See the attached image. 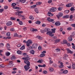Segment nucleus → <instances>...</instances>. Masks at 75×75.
I'll use <instances>...</instances> for the list:
<instances>
[{
  "instance_id": "56",
  "label": "nucleus",
  "mask_w": 75,
  "mask_h": 75,
  "mask_svg": "<svg viewBox=\"0 0 75 75\" xmlns=\"http://www.w3.org/2000/svg\"><path fill=\"white\" fill-rule=\"evenodd\" d=\"M56 50L57 52L60 51V50L59 49H56Z\"/></svg>"
},
{
  "instance_id": "19",
  "label": "nucleus",
  "mask_w": 75,
  "mask_h": 75,
  "mask_svg": "<svg viewBox=\"0 0 75 75\" xmlns=\"http://www.w3.org/2000/svg\"><path fill=\"white\" fill-rule=\"evenodd\" d=\"M37 38H38L39 40H42V38L40 36H37Z\"/></svg>"
},
{
  "instance_id": "37",
  "label": "nucleus",
  "mask_w": 75,
  "mask_h": 75,
  "mask_svg": "<svg viewBox=\"0 0 75 75\" xmlns=\"http://www.w3.org/2000/svg\"><path fill=\"white\" fill-rule=\"evenodd\" d=\"M20 1L21 2V3H24L25 1H26V0H20Z\"/></svg>"
},
{
  "instance_id": "23",
  "label": "nucleus",
  "mask_w": 75,
  "mask_h": 75,
  "mask_svg": "<svg viewBox=\"0 0 75 75\" xmlns=\"http://www.w3.org/2000/svg\"><path fill=\"white\" fill-rule=\"evenodd\" d=\"M49 71L50 72H53L54 71V69L52 68H49Z\"/></svg>"
},
{
  "instance_id": "6",
  "label": "nucleus",
  "mask_w": 75,
  "mask_h": 75,
  "mask_svg": "<svg viewBox=\"0 0 75 75\" xmlns=\"http://www.w3.org/2000/svg\"><path fill=\"white\" fill-rule=\"evenodd\" d=\"M47 20L49 22H53L54 21V19H51L50 17H48L47 19Z\"/></svg>"
},
{
  "instance_id": "62",
  "label": "nucleus",
  "mask_w": 75,
  "mask_h": 75,
  "mask_svg": "<svg viewBox=\"0 0 75 75\" xmlns=\"http://www.w3.org/2000/svg\"><path fill=\"white\" fill-rule=\"evenodd\" d=\"M52 1V0H49V1H48V3H51Z\"/></svg>"
},
{
  "instance_id": "59",
  "label": "nucleus",
  "mask_w": 75,
  "mask_h": 75,
  "mask_svg": "<svg viewBox=\"0 0 75 75\" xmlns=\"http://www.w3.org/2000/svg\"><path fill=\"white\" fill-rule=\"evenodd\" d=\"M4 9H7L8 8V6H5L4 7Z\"/></svg>"
},
{
  "instance_id": "26",
  "label": "nucleus",
  "mask_w": 75,
  "mask_h": 75,
  "mask_svg": "<svg viewBox=\"0 0 75 75\" xmlns=\"http://www.w3.org/2000/svg\"><path fill=\"white\" fill-rule=\"evenodd\" d=\"M16 5H17V4L15 3H13L11 4L12 6L13 7H15V6H16Z\"/></svg>"
},
{
  "instance_id": "61",
  "label": "nucleus",
  "mask_w": 75,
  "mask_h": 75,
  "mask_svg": "<svg viewBox=\"0 0 75 75\" xmlns=\"http://www.w3.org/2000/svg\"><path fill=\"white\" fill-rule=\"evenodd\" d=\"M23 30L24 31H26V30H27V28L26 27H25L23 28Z\"/></svg>"
},
{
  "instance_id": "51",
  "label": "nucleus",
  "mask_w": 75,
  "mask_h": 75,
  "mask_svg": "<svg viewBox=\"0 0 75 75\" xmlns=\"http://www.w3.org/2000/svg\"><path fill=\"white\" fill-rule=\"evenodd\" d=\"M19 24H20V25H23V23L21 21H19Z\"/></svg>"
},
{
  "instance_id": "36",
  "label": "nucleus",
  "mask_w": 75,
  "mask_h": 75,
  "mask_svg": "<svg viewBox=\"0 0 75 75\" xmlns=\"http://www.w3.org/2000/svg\"><path fill=\"white\" fill-rule=\"evenodd\" d=\"M63 15V13H59V17H62Z\"/></svg>"
},
{
  "instance_id": "48",
  "label": "nucleus",
  "mask_w": 75,
  "mask_h": 75,
  "mask_svg": "<svg viewBox=\"0 0 75 75\" xmlns=\"http://www.w3.org/2000/svg\"><path fill=\"white\" fill-rule=\"evenodd\" d=\"M38 31V30L37 29H34L32 30V31L34 32V31Z\"/></svg>"
},
{
  "instance_id": "22",
  "label": "nucleus",
  "mask_w": 75,
  "mask_h": 75,
  "mask_svg": "<svg viewBox=\"0 0 75 75\" xmlns=\"http://www.w3.org/2000/svg\"><path fill=\"white\" fill-rule=\"evenodd\" d=\"M13 8L17 9V10H20L21 9V8L19 7H13Z\"/></svg>"
},
{
  "instance_id": "14",
  "label": "nucleus",
  "mask_w": 75,
  "mask_h": 75,
  "mask_svg": "<svg viewBox=\"0 0 75 75\" xmlns=\"http://www.w3.org/2000/svg\"><path fill=\"white\" fill-rule=\"evenodd\" d=\"M69 17V15H65L64 16H63V18H68Z\"/></svg>"
},
{
  "instance_id": "25",
  "label": "nucleus",
  "mask_w": 75,
  "mask_h": 75,
  "mask_svg": "<svg viewBox=\"0 0 75 75\" xmlns=\"http://www.w3.org/2000/svg\"><path fill=\"white\" fill-rule=\"evenodd\" d=\"M49 31V30H48V29L46 28H45L44 30V31L45 32H47V33Z\"/></svg>"
},
{
  "instance_id": "40",
  "label": "nucleus",
  "mask_w": 75,
  "mask_h": 75,
  "mask_svg": "<svg viewBox=\"0 0 75 75\" xmlns=\"http://www.w3.org/2000/svg\"><path fill=\"white\" fill-rule=\"evenodd\" d=\"M17 54H21V52L20 50L17 51Z\"/></svg>"
},
{
  "instance_id": "45",
  "label": "nucleus",
  "mask_w": 75,
  "mask_h": 75,
  "mask_svg": "<svg viewBox=\"0 0 75 75\" xmlns=\"http://www.w3.org/2000/svg\"><path fill=\"white\" fill-rule=\"evenodd\" d=\"M72 68L73 69H75V64H72Z\"/></svg>"
},
{
  "instance_id": "17",
  "label": "nucleus",
  "mask_w": 75,
  "mask_h": 75,
  "mask_svg": "<svg viewBox=\"0 0 75 75\" xmlns=\"http://www.w3.org/2000/svg\"><path fill=\"white\" fill-rule=\"evenodd\" d=\"M34 10L35 12H36V13H37V14H38V13H39L38 10V9H37V8H35L34 9Z\"/></svg>"
},
{
  "instance_id": "47",
  "label": "nucleus",
  "mask_w": 75,
  "mask_h": 75,
  "mask_svg": "<svg viewBox=\"0 0 75 75\" xmlns=\"http://www.w3.org/2000/svg\"><path fill=\"white\" fill-rule=\"evenodd\" d=\"M4 11V9H0V13H2V12H3V11Z\"/></svg>"
},
{
  "instance_id": "55",
  "label": "nucleus",
  "mask_w": 75,
  "mask_h": 75,
  "mask_svg": "<svg viewBox=\"0 0 75 75\" xmlns=\"http://www.w3.org/2000/svg\"><path fill=\"white\" fill-rule=\"evenodd\" d=\"M14 37H18V35H17V34L15 33L14 34Z\"/></svg>"
},
{
  "instance_id": "50",
  "label": "nucleus",
  "mask_w": 75,
  "mask_h": 75,
  "mask_svg": "<svg viewBox=\"0 0 75 75\" xmlns=\"http://www.w3.org/2000/svg\"><path fill=\"white\" fill-rule=\"evenodd\" d=\"M38 49L39 50H42V47L41 46H39L38 47Z\"/></svg>"
},
{
  "instance_id": "60",
  "label": "nucleus",
  "mask_w": 75,
  "mask_h": 75,
  "mask_svg": "<svg viewBox=\"0 0 75 75\" xmlns=\"http://www.w3.org/2000/svg\"><path fill=\"white\" fill-rule=\"evenodd\" d=\"M45 53H46V51H43L42 52V53L43 54H45Z\"/></svg>"
},
{
  "instance_id": "63",
  "label": "nucleus",
  "mask_w": 75,
  "mask_h": 75,
  "mask_svg": "<svg viewBox=\"0 0 75 75\" xmlns=\"http://www.w3.org/2000/svg\"><path fill=\"white\" fill-rule=\"evenodd\" d=\"M40 31L41 32V33H44V30H40Z\"/></svg>"
},
{
  "instance_id": "12",
  "label": "nucleus",
  "mask_w": 75,
  "mask_h": 75,
  "mask_svg": "<svg viewBox=\"0 0 75 75\" xmlns=\"http://www.w3.org/2000/svg\"><path fill=\"white\" fill-rule=\"evenodd\" d=\"M60 65H59V67L60 68H62L64 67V65H63V63L62 62L60 63Z\"/></svg>"
},
{
  "instance_id": "44",
  "label": "nucleus",
  "mask_w": 75,
  "mask_h": 75,
  "mask_svg": "<svg viewBox=\"0 0 75 75\" xmlns=\"http://www.w3.org/2000/svg\"><path fill=\"white\" fill-rule=\"evenodd\" d=\"M10 19L11 20H16V19L15 18L12 17H11L10 18Z\"/></svg>"
},
{
  "instance_id": "20",
  "label": "nucleus",
  "mask_w": 75,
  "mask_h": 75,
  "mask_svg": "<svg viewBox=\"0 0 75 75\" xmlns=\"http://www.w3.org/2000/svg\"><path fill=\"white\" fill-rule=\"evenodd\" d=\"M68 72V70H66L63 71V74H67Z\"/></svg>"
},
{
  "instance_id": "27",
  "label": "nucleus",
  "mask_w": 75,
  "mask_h": 75,
  "mask_svg": "<svg viewBox=\"0 0 75 75\" xmlns=\"http://www.w3.org/2000/svg\"><path fill=\"white\" fill-rule=\"evenodd\" d=\"M6 55H7V56H9V55H10V53L9 52H6Z\"/></svg>"
},
{
  "instance_id": "33",
  "label": "nucleus",
  "mask_w": 75,
  "mask_h": 75,
  "mask_svg": "<svg viewBox=\"0 0 75 75\" xmlns=\"http://www.w3.org/2000/svg\"><path fill=\"white\" fill-rule=\"evenodd\" d=\"M53 67H54V68H57L58 65L56 64H54L53 65Z\"/></svg>"
},
{
  "instance_id": "64",
  "label": "nucleus",
  "mask_w": 75,
  "mask_h": 75,
  "mask_svg": "<svg viewBox=\"0 0 75 75\" xmlns=\"http://www.w3.org/2000/svg\"><path fill=\"white\" fill-rule=\"evenodd\" d=\"M72 29V28H67V30H71Z\"/></svg>"
},
{
  "instance_id": "15",
  "label": "nucleus",
  "mask_w": 75,
  "mask_h": 75,
  "mask_svg": "<svg viewBox=\"0 0 75 75\" xmlns=\"http://www.w3.org/2000/svg\"><path fill=\"white\" fill-rule=\"evenodd\" d=\"M30 53L31 54H32L33 55H34V53H35V51L34 50H30Z\"/></svg>"
},
{
  "instance_id": "28",
  "label": "nucleus",
  "mask_w": 75,
  "mask_h": 75,
  "mask_svg": "<svg viewBox=\"0 0 75 75\" xmlns=\"http://www.w3.org/2000/svg\"><path fill=\"white\" fill-rule=\"evenodd\" d=\"M60 41V39H56L55 40V42H59Z\"/></svg>"
},
{
  "instance_id": "53",
  "label": "nucleus",
  "mask_w": 75,
  "mask_h": 75,
  "mask_svg": "<svg viewBox=\"0 0 75 75\" xmlns=\"http://www.w3.org/2000/svg\"><path fill=\"white\" fill-rule=\"evenodd\" d=\"M48 16H50V17H52V16H54V14H52V13L50 15H48Z\"/></svg>"
},
{
  "instance_id": "58",
  "label": "nucleus",
  "mask_w": 75,
  "mask_h": 75,
  "mask_svg": "<svg viewBox=\"0 0 75 75\" xmlns=\"http://www.w3.org/2000/svg\"><path fill=\"white\" fill-rule=\"evenodd\" d=\"M63 58L64 59H65L66 60H67V57H65V56H64L63 57Z\"/></svg>"
},
{
  "instance_id": "3",
  "label": "nucleus",
  "mask_w": 75,
  "mask_h": 75,
  "mask_svg": "<svg viewBox=\"0 0 75 75\" xmlns=\"http://www.w3.org/2000/svg\"><path fill=\"white\" fill-rule=\"evenodd\" d=\"M57 8H52L50 9V12H54V11H57Z\"/></svg>"
},
{
  "instance_id": "57",
  "label": "nucleus",
  "mask_w": 75,
  "mask_h": 75,
  "mask_svg": "<svg viewBox=\"0 0 75 75\" xmlns=\"http://www.w3.org/2000/svg\"><path fill=\"white\" fill-rule=\"evenodd\" d=\"M14 29L13 28H12L11 29V31H14Z\"/></svg>"
},
{
  "instance_id": "18",
  "label": "nucleus",
  "mask_w": 75,
  "mask_h": 75,
  "mask_svg": "<svg viewBox=\"0 0 75 75\" xmlns=\"http://www.w3.org/2000/svg\"><path fill=\"white\" fill-rule=\"evenodd\" d=\"M29 18L30 19V20H33L34 19V17L32 16H30Z\"/></svg>"
},
{
  "instance_id": "54",
  "label": "nucleus",
  "mask_w": 75,
  "mask_h": 75,
  "mask_svg": "<svg viewBox=\"0 0 75 75\" xmlns=\"http://www.w3.org/2000/svg\"><path fill=\"white\" fill-rule=\"evenodd\" d=\"M68 53H70V54H72L73 52L71 50H69V51L68 52Z\"/></svg>"
},
{
  "instance_id": "7",
  "label": "nucleus",
  "mask_w": 75,
  "mask_h": 75,
  "mask_svg": "<svg viewBox=\"0 0 75 75\" xmlns=\"http://www.w3.org/2000/svg\"><path fill=\"white\" fill-rule=\"evenodd\" d=\"M33 47V48L34 50H35L37 48V47L38 46V44H33L32 45Z\"/></svg>"
},
{
  "instance_id": "29",
  "label": "nucleus",
  "mask_w": 75,
  "mask_h": 75,
  "mask_svg": "<svg viewBox=\"0 0 75 75\" xmlns=\"http://www.w3.org/2000/svg\"><path fill=\"white\" fill-rule=\"evenodd\" d=\"M75 35V33L73 32L72 33L71 35H70V37H71V38L73 37Z\"/></svg>"
},
{
  "instance_id": "2",
  "label": "nucleus",
  "mask_w": 75,
  "mask_h": 75,
  "mask_svg": "<svg viewBox=\"0 0 75 75\" xmlns=\"http://www.w3.org/2000/svg\"><path fill=\"white\" fill-rule=\"evenodd\" d=\"M30 44H33L32 40H28L27 41V44H26L27 47H30Z\"/></svg>"
},
{
  "instance_id": "5",
  "label": "nucleus",
  "mask_w": 75,
  "mask_h": 75,
  "mask_svg": "<svg viewBox=\"0 0 75 75\" xmlns=\"http://www.w3.org/2000/svg\"><path fill=\"white\" fill-rule=\"evenodd\" d=\"M52 32L51 31H48L46 33L47 34V35H49L50 37H52L54 36V34H52Z\"/></svg>"
},
{
  "instance_id": "43",
  "label": "nucleus",
  "mask_w": 75,
  "mask_h": 75,
  "mask_svg": "<svg viewBox=\"0 0 75 75\" xmlns=\"http://www.w3.org/2000/svg\"><path fill=\"white\" fill-rule=\"evenodd\" d=\"M63 42L64 43V44H67V43H68V42L66 40H63Z\"/></svg>"
},
{
  "instance_id": "42",
  "label": "nucleus",
  "mask_w": 75,
  "mask_h": 75,
  "mask_svg": "<svg viewBox=\"0 0 75 75\" xmlns=\"http://www.w3.org/2000/svg\"><path fill=\"white\" fill-rule=\"evenodd\" d=\"M42 73H43V74H45L47 73V71H46V70H44V71H42Z\"/></svg>"
},
{
  "instance_id": "16",
  "label": "nucleus",
  "mask_w": 75,
  "mask_h": 75,
  "mask_svg": "<svg viewBox=\"0 0 75 75\" xmlns=\"http://www.w3.org/2000/svg\"><path fill=\"white\" fill-rule=\"evenodd\" d=\"M68 40L69 41H72V38L70 36L68 38Z\"/></svg>"
},
{
  "instance_id": "32",
  "label": "nucleus",
  "mask_w": 75,
  "mask_h": 75,
  "mask_svg": "<svg viewBox=\"0 0 75 75\" xmlns=\"http://www.w3.org/2000/svg\"><path fill=\"white\" fill-rule=\"evenodd\" d=\"M42 3L41 2H38L36 3V5H40Z\"/></svg>"
},
{
  "instance_id": "30",
  "label": "nucleus",
  "mask_w": 75,
  "mask_h": 75,
  "mask_svg": "<svg viewBox=\"0 0 75 75\" xmlns=\"http://www.w3.org/2000/svg\"><path fill=\"white\" fill-rule=\"evenodd\" d=\"M25 48V47L24 46H23L21 47V48H20V49H21V50H24Z\"/></svg>"
},
{
  "instance_id": "49",
  "label": "nucleus",
  "mask_w": 75,
  "mask_h": 75,
  "mask_svg": "<svg viewBox=\"0 0 75 75\" xmlns=\"http://www.w3.org/2000/svg\"><path fill=\"white\" fill-rule=\"evenodd\" d=\"M0 46L1 47H2L4 46V44L3 43H1L0 44Z\"/></svg>"
},
{
  "instance_id": "1",
  "label": "nucleus",
  "mask_w": 75,
  "mask_h": 75,
  "mask_svg": "<svg viewBox=\"0 0 75 75\" xmlns=\"http://www.w3.org/2000/svg\"><path fill=\"white\" fill-rule=\"evenodd\" d=\"M23 59L25 60L24 61V63L27 65L24 66V68L25 69V71H27L30 68V62L28 60L30 59V58L29 57H23L22 58Z\"/></svg>"
},
{
  "instance_id": "38",
  "label": "nucleus",
  "mask_w": 75,
  "mask_h": 75,
  "mask_svg": "<svg viewBox=\"0 0 75 75\" xmlns=\"http://www.w3.org/2000/svg\"><path fill=\"white\" fill-rule=\"evenodd\" d=\"M36 24H41V22L40 21H36L35 22Z\"/></svg>"
},
{
  "instance_id": "52",
  "label": "nucleus",
  "mask_w": 75,
  "mask_h": 75,
  "mask_svg": "<svg viewBox=\"0 0 75 75\" xmlns=\"http://www.w3.org/2000/svg\"><path fill=\"white\" fill-rule=\"evenodd\" d=\"M73 17H74V16H73V15H71L70 16V19H72L73 18Z\"/></svg>"
},
{
  "instance_id": "9",
  "label": "nucleus",
  "mask_w": 75,
  "mask_h": 75,
  "mask_svg": "<svg viewBox=\"0 0 75 75\" xmlns=\"http://www.w3.org/2000/svg\"><path fill=\"white\" fill-rule=\"evenodd\" d=\"M6 47L7 48V49L8 50H11V49H9L10 48V44L8 43L6 45Z\"/></svg>"
},
{
  "instance_id": "10",
  "label": "nucleus",
  "mask_w": 75,
  "mask_h": 75,
  "mask_svg": "<svg viewBox=\"0 0 75 75\" xmlns=\"http://www.w3.org/2000/svg\"><path fill=\"white\" fill-rule=\"evenodd\" d=\"M12 25V22H8L6 23V25L7 26H11Z\"/></svg>"
},
{
  "instance_id": "34",
  "label": "nucleus",
  "mask_w": 75,
  "mask_h": 75,
  "mask_svg": "<svg viewBox=\"0 0 75 75\" xmlns=\"http://www.w3.org/2000/svg\"><path fill=\"white\" fill-rule=\"evenodd\" d=\"M23 55L24 56H25V55H26V56H25V57H28V55H27V53H23Z\"/></svg>"
},
{
  "instance_id": "21",
  "label": "nucleus",
  "mask_w": 75,
  "mask_h": 75,
  "mask_svg": "<svg viewBox=\"0 0 75 75\" xmlns=\"http://www.w3.org/2000/svg\"><path fill=\"white\" fill-rule=\"evenodd\" d=\"M55 30H56V28H55L52 29V33H55Z\"/></svg>"
},
{
  "instance_id": "4",
  "label": "nucleus",
  "mask_w": 75,
  "mask_h": 75,
  "mask_svg": "<svg viewBox=\"0 0 75 75\" xmlns=\"http://www.w3.org/2000/svg\"><path fill=\"white\" fill-rule=\"evenodd\" d=\"M23 12L22 11H18L16 13V15H18V16H20V17H21V13H23Z\"/></svg>"
},
{
  "instance_id": "31",
  "label": "nucleus",
  "mask_w": 75,
  "mask_h": 75,
  "mask_svg": "<svg viewBox=\"0 0 75 75\" xmlns=\"http://www.w3.org/2000/svg\"><path fill=\"white\" fill-rule=\"evenodd\" d=\"M21 17H22V20H25V18L24 16L21 15Z\"/></svg>"
},
{
  "instance_id": "39",
  "label": "nucleus",
  "mask_w": 75,
  "mask_h": 75,
  "mask_svg": "<svg viewBox=\"0 0 75 75\" xmlns=\"http://www.w3.org/2000/svg\"><path fill=\"white\" fill-rule=\"evenodd\" d=\"M58 9L59 11H61V10H62V8L61 7H59L58 8Z\"/></svg>"
},
{
  "instance_id": "24",
  "label": "nucleus",
  "mask_w": 75,
  "mask_h": 75,
  "mask_svg": "<svg viewBox=\"0 0 75 75\" xmlns=\"http://www.w3.org/2000/svg\"><path fill=\"white\" fill-rule=\"evenodd\" d=\"M45 54H43V53L41 54L40 56V57H45Z\"/></svg>"
},
{
  "instance_id": "35",
  "label": "nucleus",
  "mask_w": 75,
  "mask_h": 75,
  "mask_svg": "<svg viewBox=\"0 0 75 75\" xmlns=\"http://www.w3.org/2000/svg\"><path fill=\"white\" fill-rule=\"evenodd\" d=\"M21 46V43H19L17 45L18 47H20Z\"/></svg>"
},
{
  "instance_id": "46",
  "label": "nucleus",
  "mask_w": 75,
  "mask_h": 75,
  "mask_svg": "<svg viewBox=\"0 0 75 75\" xmlns=\"http://www.w3.org/2000/svg\"><path fill=\"white\" fill-rule=\"evenodd\" d=\"M6 36H10V33L8 32L6 33Z\"/></svg>"
},
{
  "instance_id": "41",
  "label": "nucleus",
  "mask_w": 75,
  "mask_h": 75,
  "mask_svg": "<svg viewBox=\"0 0 75 75\" xmlns=\"http://www.w3.org/2000/svg\"><path fill=\"white\" fill-rule=\"evenodd\" d=\"M71 11H75V9H74V7H71V8L70 9Z\"/></svg>"
},
{
  "instance_id": "8",
  "label": "nucleus",
  "mask_w": 75,
  "mask_h": 75,
  "mask_svg": "<svg viewBox=\"0 0 75 75\" xmlns=\"http://www.w3.org/2000/svg\"><path fill=\"white\" fill-rule=\"evenodd\" d=\"M72 4H73V3H70L67 5H66V6L67 7H71L72 6Z\"/></svg>"
},
{
  "instance_id": "11",
  "label": "nucleus",
  "mask_w": 75,
  "mask_h": 75,
  "mask_svg": "<svg viewBox=\"0 0 75 75\" xmlns=\"http://www.w3.org/2000/svg\"><path fill=\"white\" fill-rule=\"evenodd\" d=\"M55 25H56L57 26H58L61 25V23H60V22H59L57 21L55 23Z\"/></svg>"
},
{
  "instance_id": "13",
  "label": "nucleus",
  "mask_w": 75,
  "mask_h": 75,
  "mask_svg": "<svg viewBox=\"0 0 75 75\" xmlns=\"http://www.w3.org/2000/svg\"><path fill=\"white\" fill-rule=\"evenodd\" d=\"M13 65V63H10L8 65H7V67H8V68H11V67H12Z\"/></svg>"
}]
</instances>
